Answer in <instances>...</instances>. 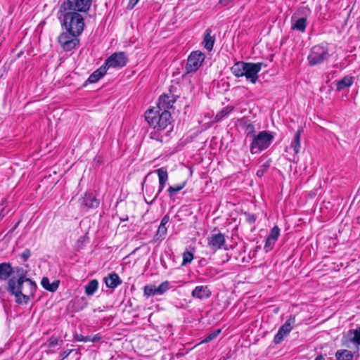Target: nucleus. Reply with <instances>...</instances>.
Wrapping results in <instances>:
<instances>
[{
	"label": "nucleus",
	"mask_w": 360,
	"mask_h": 360,
	"mask_svg": "<svg viewBox=\"0 0 360 360\" xmlns=\"http://www.w3.org/2000/svg\"><path fill=\"white\" fill-rule=\"evenodd\" d=\"M169 217L168 214H166L165 216L163 217V218L161 220V222H160V224L161 226H166V224L169 222Z\"/></svg>",
	"instance_id": "45"
},
{
	"label": "nucleus",
	"mask_w": 360,
	"mask_h": 360,
	"mask_svg": "<svg viewBox=\"0 0 360 360\" xmlns=\"http://www.w3.org/2000/svg\"><path fill=\"white\" fill-rule=\"evenodd\" d=\"M172 286L168 281L162 282L156 290L158 295H163L166 291L170 289Z\"/></svg>",
	"instance_id": "32"
},
{
	"label": "nucleus",
	"mask_w": 360,
	"mask_h": 360,
	"mask_svg": "<svg viewBox=\"0 0 360 360\" xmlns=\"http://www.w3.org/2000/svg\"><path fill=\"white\" fill-rule=\"evenodd\" d=\"M256 220V217L253 214H248V221L250 223H254Z\"/></svg>",
	"instance_id": "47"
},
{
	"label": "nucleus",
	"mask_w": 360,
	"mask_h": 360,
	"mask_svg": "<svg viewBox=\"0 0 360 360\" xmlns=\"http://www.w3.org/2000/svg\"><path fill=\"white\" fill-rule=\"evenodd\" d=\"M91 6V0H67L63 1L60 7L77 12L86 13Z\"/></svg>",
	"instance_id": "8"
},
{
	"label": "nucleus",
	"mask_w": 360,
	"mask_h": 360,
	"mask_svg": "<svg viewBox=\"0 0 360 360\" xmlns=\"http://www.w3.org/2000/svg\"><path fill=\"white\" fill-rule=\"evenodd\" d=\"M330 56L328 45L322 44L316 45L311 49L307 59L309 64L314 66L327 60Z\"/></svg>",
	"instance_id": "5"
},
{
	"label": "nucleus",
	"mask_w": 360,
	"mask_h": 360,
	"mask_svg": "<svg viewBox=\"0 0 360 360\" xmlns=\"http://www.w3.org/2000/svg\"><path fill=\"white\" fill-rule=\"evenodd\" d=\"M211 34V29H207L205 30V37L203 39L204 47L209 51L212 50L215 41L214 36H212Z\"/></svg>",
	"instance_id": "20"
},
{
	"label": "nucleus",
	"mask_w": 360,
	"mask_h": 360,
	"mask_svg": "<svg viewBox=\"0 0 360 360\" xmlns=\"http://www.w3.org/2000/svg\"><path fill=\"white\" fill-rule=\"evenodd\" d=\"M17 277L13 276L8 281L7 290L15 296V302L19 304H26L34 297L36 284L27 278V270L22 267H16Z\"/></svg>",
	"instance_id": "1"
},
{
	"label": "nucleus",
	"mask_w": 360,
	"mask_h": 360,
	"mask_svg": "<svg viewBox=\"0 0 360 360\" xmlns=\"http://www.w3.org/2000/svg\"><path fill=\"white\" fill-rule=\"evenodd\" d=\"M302 129H298L296 131L294 139L291 143L290 146L293 148L295 153L297 154L300 152V136Z\"/></svg>",
	"instance_id": "27"
},
{
	"label": "nucleus",
	"mask_w": 360,
	"mask_h": 360,
	"mask_svg": "<svg viewBox=\"0 0 360 360\" xmlns=\"http://www.w3.org/2000/svg\"><path fill=\"white\" fill-rule=\"evenodd\" d=\"M221 333V329H217L210 334H208L205 339L202 341V342H208L215 339Z\"/></svg>",
	"instance_id": "35"
},
{
	"label": "nucleus",
	"mask_w": 360,
	"mask_h": 360,
	"mask_svg": "<svg viewBox=\"0 0 360 360\" xmlns=\"http://www.w3.org/2000/svg\"><path fill=\"white\" fill-rule=\"evenodd\" d=\"M352 84L353 78L352 77L345 76L342 79L337 82L336 88L338 91H342L349 87Z\"/></svg>",
	"instance_id": "25"
},
{
	"label": "nucleus",
	"mask_w": 360,
	"mask_h": 360,
	"mask_svg": "<svg viewBox=\"0 0 360 360\" xmlns=\"http://www.w3.org/2000/svg\"><path fill=\"white\" fill-rule=\"evenodd\" d=\"M127 61L128 59L124 52H116L105 60L104 65L107 69L122 68L127 65Z\"/></svg>",
	"instance_id": "9"
},
{
	"label": "nucleus",
	"mask_w": 360,
	"mask_h": 360,
	"mask_svg": "<svg viewBox=\"0 0 360 360\" xmlns=\"http://www.w3.org/2000/svg\"><path fill=\"white\" fill-rule=\"evenodd\" d=\"M233 110V106H229V105L226 106L221 110H220L219 112L217 113V115L215 116V120L217 121H219L223 117H224L225 116L228 115Z\"/></svg>",
	"instance_id": "31"
},
{
	"label": "nucleus",
	"mask_w": 360,
	"mask_h": 360,
	"mask_svg": "<svg viewBox=\"0 0 360 360\" xmlns=\"http://www.w3.org/2000/svg\"><path fill=\"white\" fill-rule=\"evenodd\" d=\"M41 284L42 287L50 292H55L59 285V281H56L50 283L49 279L47 277H44L41 279Z\"/></svg>",
	"instance_id": "24"
},
{
	"label": "nucleus",
	"mask_w": 360,
	"mask_h": 360,
	"mask_svg": "<svg viewBox=\"0 0 360 360\" xmlns=\"http://www.w3.org/2000/svg\"><path fill=\"white\" fill-rule=\"evenodd\" d=\"M76 339H77V341H80V342H98L101 340V337L97 335H94V336H90V335L83 336L82 335H77V338Z\"/></svg>",
	"instance_id": "30"
},
{
	"label": "nucleus",
	"mask_w": 360,
	"mask_h": 360,
	"mask_svg": "<svg viewBox=\"0 0 360 360\" xmlns=\"http://www.w3.org/2000/svg\"><path fill=\"white\" fill-rule=\"evenodd\" d=\"M86 238L87 237L86 236L79 237L76 243V247L77 249H81L83 247V245L86 242Z\"/></svg>",
	"instance_id": "42"
},
{
	"label": "nucleus",
	"mask_w": 360,
	"mask_h": 360,
	"mask_svg": "<svg viewBox=\"0 0 360 360\" xmlns=\"http://www.w3.org/2000/svg\"><path fill=\"white\" fill-rule=\"evenodd\" d=\"M205 58V54L200 51L191 52L188 57L187 63L185 66L186 73L196 72L202 65Z\"/></svg>",
	"instance_id": "6"
},
{
	"label": "nucleus",
	"mask_w": 360,
	"mask_h": 360,
	"mask_svg": "<svg viewBox=\"0 0 360 360\" xmlns=\"http://www.w3.org/2000/svg\"><path fill=\"white\" fill-rule=\"evenodd\" d=\"M57 17L61 26L70 33L81 34L84 30V21L81 13L59 7L57 13Z\"/></svg>",
	"instance_id": "3"
},
{
	"label": "nucleus",
	"mask_w": 360,
	"mask_h": 360,
	"mask_svg": "<svg viewBox=\"0 0 360 360\" xmlns=\"http://www.w3.org/2000/svg\"><path fill=\"white\" fill-rule=\"evenodd\" d=\"M134 2V0H130L129 4H131L133 5V3Z\"/></svg>",
	"instance_id": "52"
},
{
	"label": "nucleus",
	"mask_w": 360,
	"mask_h": 360,
	"mask_svg": "<svg viewBox=\"0 0 360 360\" xmlns=\"http://www.w3.org/2000/svg\"><path fill=\"white\" fill-rule=\"evenodd\" d=\"M232 0H220V3L224 4V5H227Z\"/></svg>",
	"instance_id": "49"
},
{
	"label": "nucleus",
	"mask_w": 360,
	"mask_h": 360,
	"mask_svg": "<svg viewBox=\"0 0 360 360\" xmlns=\"http://www.w3.org/2000/svg\"><path fill=\"white\" fill-rule=\"evenodd\" d=\"M315 360H325V358L323 355H319L316 357Z\"/></svg>",
	"instance_id": "50"
},
{
	"label": "nucleus",
	"mask_w": 360,
	"mask_h": 360,
	"mask_svg": "<svg viewBox=\"0 0 360 360\" xmlns=\"http://www.w3.org/2000/svg\"><path fill=\"white\" fill-rule=\"evenodd\" d=\"M155 199H154V197L153 198H148L147 195L145 197V201L147 204L151 205Z\"/></svg>",
	"instance_id": "48"
},
{
	"label": "nucleus",
	"mask_w": 360,
	"mask_h": 360,
	"mask_svg": "<svg viewBox=\"0 0 360 360\" xmlns=\"http://www.w3.org/2000/svg\"><path fill=\"white\" fill-rule=\"evenodd\" d=\"M245 131L247 132V136H251L252 137V139H253V135H256L255 134V127L253 124H248L246 127H245Z\"/></svg>",
	"instance_id": "40"
},
{
	"label": "nucleus",
	"mask_w": 360,
	"mask_h": 360,
	"mask_svg": "<svg viewBox=\"0 0 360 360\" xmlns=\"http://www.w3.org/2000/svg\"><path fill=\"white\" fill-rule=\"evenodd\" d=\"M247 63L240 61L236 63L231 68V72L236 77H243Z\"/></svg>",
	"instance_id": "22"
},
{
	"label": "nucleus",
	"mask_w": 360,
	"mask_h": 360,
	"mask_svg": "<svg viewBox=\"0 0 360 360\" xmlns=\"http://www.w3.org/2000/svg\"><path fill=\"white\" fill-rule=\"evenodd\" d=\"M105 283L110 288H115L122 283V280L116 273H112L104 278Z\"/></svg>",
	"instance_id": "18"
},
{
	"label": "nucleus",
	"mask_w": 360,
	"mask_h": 360,
	"mask_svg": "<svg viewBox=\"0 0 360 360\" xmlns=\"http://www.w3.org/2000/svg\"><path fill=\"white\" fill-rule=\"evenodd\" d=\"M343 345L348 346L349 343H354L356 346H360V327L355 329L349 330L343 335Z\"/></svg>",
	"instance_id": "13"
},
{
	"label": "nucleus",
	"mask_w": 360,
	"mask_h": 360,
	"mask_svg": "<svg viewBox=\"0 0 360 360\" xmlns=\"http://www.w3.org/2000/svg\"><path fill=\"white\" fill-rule=\"evenodd\" d=\"M337 360H352L353 354L347 349L338 350L335 353Z\"/></svg>",
	"instance_id": "28"
},
{
	"label": "nucleus",
	"mask_w": 360,
	"mask_h": 360,
	"mask_svg": "<svg viewBox=\"0 0 360 360\" xmlns=\"http://www.w3.org/2000/svg\"><path fill=\"white\" fill-rule=\"evenodd\" d=\"M193 259V255L189 251H186L183 254L182 265H186L188 263H191Z\"/></svg>",
	"instance_id": "36"
},
{
	"label": "nucleus",
	"mask_w": 360,
	"mask_h": 360,
	"mask_svg": "<svg viewBox=\"0 0 360 360\" xmlns=\"http://www.w3.org/2000/svg\"><path fill=\"white\" fill-rule=\"evenodd\" d=\"M211 290L207 285L196 286L191 292L193 297L199 300L207 299L211 296Z\"/></svg>",
	"instance_id": "16"
},
{
	"label": "nucleus",
	"mask_w": 360,
	"mask_h": 360,
	"mask_svg": "<svg viewBox=\"0 0 360 360\" xmlns=\"http://www.w3.org/2000/svg\"><path fill=\"white\" fill-rule=\"evenodd\" d=\"M167 232V227L160 225L155 235L156 240H162L165 238Z\"/></svg>",
	"instance_id": "33"
},
{
	"label": "nucleus",
	"mask_w": 360,
	"mask_h": 360,
	"mask_svg": "<svg viewBox=\"0 0 360 360\" xmlns=\"http://www.w3.org/2000/svg\"><path fill=\"white\" fill-rule=\"evenodd\" d=\"M98 288V282L96 279L90 281L84 287V291L86 295H93Z\"/></svg>",
	"instance_id": "26"
},
{
	"label": "nucleus",
	"mask_w": 360,
	"mask_h": 360,
	"mask_svg": "<svg viewBox=\"0 0 360 360\" xmlns=\"http://www.w3.org/2000/svg\"><path fill=\"white\" fill-rule=\"evenodd\" d=\"M158 176L159 179V188L158 192L154 195V199H157L160 193L162 191L166 186L168 180V173L167 169L164 167H161L155 171Z\"/></svg>",
	"instance_id": "15"
},
{
	"label": "nucleus",
	"mask_w": 360,
	"mask_h": 360,
	"mask_svg": "<svg viewBox=\"0 0 360 360\" xmlns=\"http://www.w3.org/2000/svg\"><path fill=\"white\" fill-rule=\"evenodd\" d=\"M31 255V251L29 249H25L21 254V258L23 261H27Z\"/></svg>",
	"instance_id": "44"
},
{
	"label": "nucleus",
	"mask_w": 360,
	"mask_h": 360,
	"mask_svg": "<svg viewBox=\"0 0 360 360\" xmlns=\"http://www.w3.org/2000/svg\"><path fill=\"white\" fill-rule=\"evenodd\" d=\"M276 242V240H275L274 239L267 237L266 242H265L264 247L265 252H268L269 251L272 250Z\"/></svg>",
	"instance_id": "39"
},
{
	"label": "nucleus",
	"mask_w": 360,
	"mask_h": 360,
	"mask_svg": "<svg viewBox=\"0 0 360 360\" xmlns=\"http://www.w3.org/2000/svg\"><path fill=\"white\" fill-rule=\"evenodd\" d=\"M107 70L108 69L103 64L89 76L88 81L90 83L97 82L101 77H103L105 75Z\"/></svg>",
	"instance_id": "21"
},
{
	"label": "nucleus",
	"mask_w": 360,
	"mask_h": 360,
	"mask_svg": "<svg viewBox=\"0 0 360 360\" xmlns=\"http://www.w3.org/2000/svg\"><path fill=\"white\" fill-rule=\"evenodd\" d=\"M138 1L139 0H134V2L133 3V6H135Z\"/></svg>",
	"instance_id": "51"
},
{
	"label": "nucleus",
	"mask_w": 360,
	"mask_h": 360,
	"mask_svg": "<svg viewBox=\"0 0 360 360\" xmlns=\"http://www.w3.org/2000/svg\"><path fill=\"white\" fill-rule=\"evenodd\" d=\"M279 235H280V229L278 228V226H275L271 229L268 237H269L270 238L274 239L275 240H277Z\"/></svg>",
	"instance_id": "38"
},
{
	"label": "nucleus",
	"mask_w": 360,
	"mask_h": 360,
	"mask_svg": "<svg viewBox=\"0 0 360 360\" xmlns=\"http://www.w3.org/2000/svg\"><path fill=\"white\" fill-rule=\"evenodd\" d=\"M270 166V161L266 162L262 167V168L261 169H259L257 172V175L259 176H262L266 169Z\"/></svg>",
	"instance_id": "41"
},
{
	"label": "nucleus",
	"mask_w": 360,
	"mask_h": 360,
	"mask_svg": "<svg viewBox=\"0 0 360 360\" xmlns=\"http://www.w3.org/2000/svg\"><path fill=\"white\" fill-rule=\"evenodd\" d=\"M307 25V20L306 18H300L295 20L291 25V29L297 30L301 32H304Z\"/></svg>",
	"instance_id": "23"
},
{
	"label": "nucleus",
	"mask_w": 360,
	"mask_h": 360,
	"mask_svg": "<svg viewBox=\"0 0 360 360\" xmlns=\"http://www.w3.org/2000/svg\"><path fill=\"white\" fill-rule=\"evenodd\" d=\"M145 118L148 124L153 127L150 138L157 141L163 142L172 131V115L169 111L160 112L155 108L148 110Z\"/></svg>",
	"instance_id": "2"
},
{
	"label": "nucleus",
	"mask_w": 360,
	"mask_h": 360,
	"mask_svg": "<svg viewBox=\"0 0 360 360\" xmlns=\"http://www.w3.org/2000/svg\"><path fill=\"white\" fill-rule=\"evenodd\" d=\"M186 182L184 181L183 183L176 185L174 186H170L167 189V192L169 195V197H173L176 193L181 191L186 186Z\"/></svg>",
	"instance_id": "29"
},
{
	"label": "nucleus",
	"mask_w": 360,
	"mask_h": 360,
	"mask_svg": "<svg viewBox=\"0 0 360 360\" xmlns=\"http://www.w3.org/2000/svg\"><path fill=\"white\" fill-rule=\"evenodd\" d=\"M13 272V269L10 263L4 262L0 264V280H7Z\"/></svg>",
	"instance_id": "19"
},
{
	"label": "nucleus",
	"mask_w": 360,
	"mask_h": 360,
	"mask_svg": "<svg viewBox=\"0 0 360 360\" xmlns=\"http://www.w3.org/2000/svg\"><path fill=\"white\" fill-rule=\"evenodd\" d=\"M143 188H145L146 195L148 198H151L155 193V186L146 184L143 185Z\"/></svg>",
	"instance_id": "37"
},
{
	"label": "nucleus",
	"mask_w": 360,
	"mask_h": 360,
	"mask_svg": "<svg viewBox=\"0 0 360 360\" xmlns=\"http://www.w3.org/2000/svg\"><path fill=\"white\" fill-rule=\"evenodd\" d=\"M175 101L172 97L168 95H162L160 96L157 109L155 110L160 112L169 111L168 110L173 107Z\"/></svg>",
	"instance_id": "14"
},
{
	"label": "nucleus",
	"mask_w": 360,
	"mask_h": 360,
	"mask_svg": "<svg viewBox=\"0 0 360 360\" xmlns=\"http://www.w3.org/2000/svg\"><path fill=\"white\" fill-rule=\"evenodd\" d=\"M79 35L66 31L59 35L58 41L65 51H70L79 44V40L77 38Z\"/></svg>",
	"instance_id": "7"
},
{
	"label": "nucleus",
	"mask_w": 360,
	"mask_h": 360,
	"mask_svg": "<svg viewBox=\"0 0 360 360\" xmlns=\"http://www.w3.org/2000/svg\"><path fill=\"white\" fill-rule=\"evenodd\" d=\"M262 63H247L243 76L246 79L255 84L258 79V73L260 72L262 66Z\"/></svg>",
	"instance_id": "11"
},
{
	"label": "nucleus",
	"mask_w": 360,
	"mask_h": 360,
	"mask_svg": "<svg viewBox=\"0 0 360 360\" xmlns=\"http://www.w3.org/2000/svg\"><path fill=\"white\" fill-rule=\"evenodd\" d=\"M71 352H72V349L63 352L60 354L61 360H63L65 358H67Z\"/></svg>",
	"instance_id": "46"
},
{
	"label": "nucleus",
	"mask_w": 360,
	"mask_h": 360,
	"mask_svg": "<svg viewBox=\"0 0 360 360\" xmlns=\"http://www.w3.org/2000/svg\"><path fill=\"white\" fill-rule=\"evenodd\" d=\"M274 140V136L269 131H262L257 135H253V139L250 147L252 154H257L266 150Z\"/></svg>",
	"instance_id": "4"
},
{
	"label": "nucleus",
	"mask_w": 360,
	"mask_h": 360,
	"mask_svg": "<svg viewBox=\"0 0 360 360\" xmlns=\"http://www.w3.org/2000/svg\"><path fill=\"white\" fill-rule=\"evenodd\" d=\"M225 243V236L221 233L212 234L207 238V245L213 251L221 249Z\"/></svg>",
	"instance_id": "12"
},
{
	"label": "nucleus",
	"mask_w": 360,
	"mask_h": 360,
	"mask_svg": "<svg viewBox=\"0 0 360 360\" xmlns=\"http://www.w3.org/2000/svg\"><path fill=\"white\" fill-rule=\"evenodd\" d=\"M81 204L89 209H92L98 207L100 202L93 193H86L82 199Z\"/></svg>",
	"instance_id": "17"
},
{
	"label": "nucleus",
	"mask_w": 360,
	"mask_h": 360,
	"mask_svg": "<svg viewBox=\"0 0 360 360\" xmlns=\"http://www.w3.org/2000/svg\"><path fill=\"white\" fill-rule=\"evenodd\" d=\"M157 288L154 285H148L143 288L144 295L147 297L158 295L156 292Z\"/></svg>",
	"instance_id": "34"
},
{
	"label": "nucleus",
	"mask_w": 360,
	"mask_h": 360,
	"mask_svg": "<svg viewBox=\"0 0 360 360\" xmlns=\"http://www.w3.org/2000/svg\"><path fill=\"white\" fill-rule=\"evenodd\" d=\"M295 323V317L290 316L288 320L278 329L277 333L274 336V342L275 344L281 343L285 337H286L292 330V325Z\"/></svg>",
	"instance_id": "10"
},
{
	"label": "nucleus",
	"mask_w": 360,
	"mask_h": 360,
	"mask_svg": "<svg viewBox=\"0 0 360 360\" xmlns=\"http://www.w3.org/2000/svg\"><path fill=\"white\" fill-rule=\"evenodd\" d=\"M58 344V339L56 337L51 336L48 340V345L49 347H53Z\"/></svg>",
	"instance_id": "43"
}]
</instances>
